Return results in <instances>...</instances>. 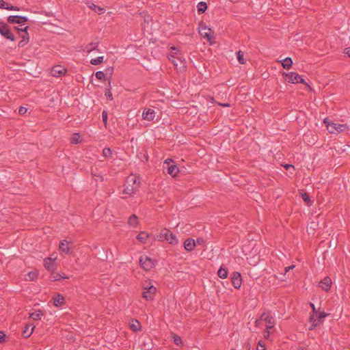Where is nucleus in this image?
<instances>
[{
	"mask_svg": "<svg viewBox=\"0 0 350 350\" xmlns=\"http://www.w3.org/2000/svg\"><path fill=\"white\" fill-rule=\"evenodd\" d=\"M157 239L159 241H167L171 245H176L178 243V239L170 230L163 228L161 232L157 234Z\"/></svg>",
	"mask_w": 350,
	"mask_h": 350,
	"instance_id": "1",
	"label": "nucleus"
},
{
	"mask_svg": "<svg viewBox=\"0 0 350 350\" xmlns=\"http://www.w3.org/2000/svg\"><path fill=\"white\" fill-rule=\"evenodd\" d=\"M135 176H128L126 180V185L122 193L131 196L135 193L139 188V183Z\"/></svg>",
	"mask_w": 350,
	"mask_h": 350,
	"instance_id": "2",
	"label": "nucleus"
},
{
	"mask_svg": "<svg viewBox=\"0 0 350 350\" xmlns=\"http://www.w3.org/2000/svg\"><path fill=\"white\" fill-rule=\"evenodd\" d=\"M0 35L11 42L16 40L10 26L3 21H0Z\"/></svg>",
	"mask_w": 350,
	"mask_h": 350,
	"instance_id": "3",
	"label": "nucleus"
},
{
	"mask_svg": "<svg viewBox=\"0 0 350 350\" xmlns=\"http://www.w3.org/2000/svg\"><path fill=\"white\" fill-rule=\"evenodd\" d=\"M199 33L204 38H206L211 44L214 41V31L208 27L205 23L200 22L199 24Z\"/></svg>",
	"mask_w": 350,
	"mask_h": 350,
	"instance_id": "4",
	"label": "nucleus"
},
{
	"mask_svg": "<svg viewBox=\"0 0 350 350\" xmlns=\"http://www.w3.org/2000/svg\"><path fill=\"white\" fill-rule=\"evenodd\" d=\"M283 77L286 81L291 83H304L309 87V85L305 81L302 77L295 72H284Z\"/></svg>",
	"mask_w": 350,
	"mask_h": 350,
	"instance_id": "5",
	"label": "nucleus"
},
{
	"mask_svg": "<svg viewBox=\"0 0 350 350\" xmlns=\"http://www.w3.org/2000/svg\"><path fill=\"white\" fill-rule=\"evenodd\" d=\"M143 294L142 297L145 298L146 300H152L154 299V295L157 292V288L152 285L150 282L148 283L147 286H143Z\"/></svg>",
	"mask_w": 350,
	"mask_h": 350,
	"instance_id": "6",
	"label": "nucleus"
},
{
	"mask_svg": "<svg viewBox=\"0 0 350 350\" xmlns=\"http://www.w3.org/2000/svg\"><path fill=\"white\" fill-rule=\"evenodd\" d=\"M139 263L146 271H150L154 266L153 260L147 256H142L139 258Z\"/></svg>",
	"mask_w": 350,
	"mask_h": 350,
	"instance_id": "7",
	"label": "nucleus"
},
{
	"mask_svg": "<svg viewBox=\"0 0 350 350\" xmlns=\"http://www.w3.org/2000/svg\"><path fill=\"white\" fill-rule=\"evenodd\" d=\"M172 159H167L165 161L164 165H167V167L163 166V168H167V172L172 177H175L178 172H179V169L176 165H170V162H172Z\"/></svg>",
	"mask_w": 350,
	"mask_h": 350,
	"instance_id": "8",
	"label": "nucleus"
},
{
	"mask_svg": "<svg viewBox=\"0 0 350 350\" xmlns=\"http://www.w3.org/2000/svg\"><path fill=\"white\" fill-rule=\"evenodd\" d=\"M67 72V69L62 65L54 66L51 70V75L55 77H60Z\"/></svg>",
	"mask_w": 350,
	"mask_h": 350,
	"instance_id": "9",
	"label": "nucleus"
},
{
	"mask_svg": "<svg viewBox=\"0 0 350 350\" xmlns=\"http://www.w3.org/2000/svg\"><path fill=\"white\" fill-rule=\"evenodd\" d=\"M261 319L267 323L266 328L271 329L273 327L275 319L270 312H263L261 315Z\"/></svg>",
	"mask_w": 350,
	"mask_h": 350,
	"instance_id": "10",
	"label": "nucleus"
},
{
	"mask_svg": "<svg viewBox=\"0 0 350 350\" xmlns=\"http://www.w3.org/2000/svg\"><path fill=\"white\" fill-rule=\"evenodd\" d=\"M7 21L10 24H22L28 21V18L24 16H10L7 18Z\"/></svg>",
	"mask_w": 350,
	"mask_h": 350,
	"instance_id": "11",
	"label": "nucleus"
},
{
	"mask_svg": "<svg viewBox=\"0 0 350 350\" xmlns=\"http://www.w3.org/2000/svg\"><path fill=\"white\" fill-rule=\"evenodd\" d=\"M231 282L235 288H239L242 284V278L239 272L234 271L231 275Z\"/></svg>",
	"mask_w": 350,
	"mask_h": 350,
	"instance_id": "12",
	"label": "nucleus"
},
{
	"mask_svg": "<svg viewBox=\"0 0 350 350\" xmlns=\"http://www.w3.org/2000/svg\"><path fill=\"white\" fill-rule=\"evenodd\" d=\"M348 129L347 124H341L337 123H333L331 124V128L329 129V133L331 134L334 133H339L340 132L345 131Z\"/></svg>",
	"mask_w": 350,
	"mask_h": 350,
	"instance_id": "13",
	"label": "nucleus"
},
{
	"mask_svg": "<svg viewBox=\"0 0 350 350\" xmlns=\"http://www.w3.org/2000/svg\"><path fill=\"white\" fill-rule=\"evenodd\" d=\"M332 284V280L329 277L326 276L320 282V286L324 290L325 292H328L330 291L331 286Z\"/></svg>",
	"mask_w": 350,
	"mask_h": 350,
	"instance_id": "14",
	"label": "nucleus"
},
{
	"mask_svg": "<svg viewBox=\"0 0 350 350\" xmlns=\"http://www.w3.org/2000/svg\"><path fill=\"white\" fill-rule=\"evenodd\" d=\"M56 258L48 257L44 260V266L49 271L54 270V261Z\"/></svg>",
	"mask_w": 350,
	"mask_h": 350,
	"instance_id": "15",
	"label": "nucleus"
},
{
	"mask_svg": "<svg viewBox=\"0 0 350 350\" xmlns=\"http://www.w3.org/2000/svg\"><path fill=\"white\" fill-rule=\"evenodd\" d=\"M142 116L146 120H153L155 117V111L152 109H145L143 112Z\"/></svg>",
	"mask_w": 350,
	"mask_h": 350,
	"instance_id": "16",
	"label": "nucleus"
},
{
	"mask_svg": "<svg viewBox=\"0 0 350 350\" xmlns=\"http://www.w3.org/2000/svg\"><path fill=\"white\" fill-rule=\"evenodd\" d=\"M35 325H33V324H26V325L25 326V329L22 333L23 338H29L32 334Z\"/></svg>",
	"mask_w": 350,
	"mask_h": 350,
	"instance_id": "17",
	"label": "nucleus"
},
{
	"mask_svg": "<svg viewBox=\"0 0 350 350\" xmlns=\"http://www.w3.org/2000/svg\"><path fill=\"white\" fill-rule=\"evenodd\" d=\"M196 246V241L193 239H187L184 242L185 249L188 251H192Z\"/></svg>",
	"mask_w": 350,
	"mask_h": 350,
	"instance_id": "18",
	"label": "nucleus"
},
{
	"mask_svg": "<svg viewBox=\"0 0 350 350\" xmlns=\"http://www.w3.org/2000/svg\"><path fill=\"white\" fill-rule=\"evenodd\" d=\"M53 305L56 307H60L65 304L64 297L60 294H57L56 297L53 298Z\"/></svg>",
	"mask_w": 350,
	"mask_h": 350,
	"instance_id": "19",
	"label": "nucleus"
},
{
	"mask_svg": "<svg viewBox=\"0 0 350 350\" xmlns=\"http://www.w3.org/2000/svg\"><path fill=\"white\" fill-rule=\"evenodd\" d=\"M59 250L60 252H64L66 254H70V248L68 247V244L66 240H63L60 242L59 245Z\"/></svg>",
	"mask_w": 350,
	"mask_h": 350,
	"instance_id": "20",
	"label": "nucleus"
},
{
	"mask_svg": "<svg viewBox=\"0 0 350 350\" xmlns=\"http://www.w3.org/2000/svg\"><path fill=\"white\" fill-rule=\"evenodd\" d=\"M128 224L131 227H136L138 224V217L136 215L133 214L130 216L128 220Z\"/></svg>",
	"mask_w": 350,
	"mask_h": 350,
	"instance_id": "21",
	"label": "nucleus"
},
{
	"mask_svg": "<svg viewBox=\"0 0 350 350\" xmlns=\"http://www.w3.org/2000/svg\"><path fill=\"white\" fill-rule=\"evenodd\" d=\"M51 275L49 276V279L51 281H58L63 278H68V277L63 276L58 273H55L53 271H51Z\"/></svg>",
	"mask_w": 350,
	"mask_h": 350,
	"instance_id": "22",
	"label": "nucleus"
},
{
	"mask_svg": "<svg viewBox=\"0 0 350 350\" xmlns=\"http://www.w3.org/2000/svg\"><path fill=\"white\" fill-rule=\"evenodd\" d=\"M198 13L202 14L206 12L208 8L207 4L204 1H200L198 3Z\"/></svg>",
	"mask_w": 350,
	"mask_h": 350,
	"instance_id": "23",
	"label": "nucleus"
},
{
	"mask_svg": "<svg viewBox=\"0 0 350 350\" xmlns=\"http://www.w3.org/2000/svg\"><path fill=\"white\" fill-rule=\"evenodd\" d=\"M149 237V234L146 232H140L139 234L137 236V239L139 240L142 243H146L148 238Z\"/></svg>",
	"mask_w": 350,
	"mask_h": 350,
	"instance_id": "24",
	"label": "nucleus"
},
{
	"mask_svg": "<svg viewBox=\"0 0 350 350\" xmlns=\"http://www.w3.org/2000/svg\"><path fill=\"white\" fill-rule=\"evenodd\" d=\"M293 64V60L291 57H286L284 59L282 60V67L288 70L292 66Z\"/></svg>",
	"mask_w": 350,
	"mask_h": 350,
	"instance_id": "25",
	"label": "nucleus"
},
{
	"mask_svg": "<svg viewBox=\"0 0 350 350\" xmlns=\"http://www.w3.org/2000/svg\"><path fill=\"white\" fill-rule=\"evenodd\" d=\"M43 315V312L41 310H36L30 314V318L34 321L40 320L41 317Z\"/></svg>",
	"mask_w": 350,
	"mask_h": 350,
	"instance_id": "26",
	"label": "nucleus"
},
{
	"mask_svg": "<svg viewBox=\"0 0 350 350\" xmlns=\"http://www.w3.org/2000/svg\"><path fill=\"white\" fill-rule=\"evenodd\" d=\"M217 275L220 278L225 279L228 276V271L221 266L217 271Z\"/></svg>",
	"mask_w": 350,
	"mask_h": 350,
	"instance_id": "27",
	"label": "nucleus"
},
{
	"mask_svg": "<svg viewBox=\"0 0 350 350\" xmlns=\"http://www.w3.org/2000/svg\"><path fill=\"white\" fill-rule=\"evenodd\" d=\"M152 348V342L150 339L148 338L147 341H144L142 345V350H151Z\"/></svg>",
	"mask_w": 350,
	"mask_h": 350,
	"instance_id": "28",
	"label": "nucleus"
},
{
	"mask_svg": "<svg viewBox=\"0 0 350 350\" xmlns=\"http://www.w3.org/2000/svg\"><path fill=\"white\" fill-rule=\"evenodd\" d=\"M29 28V26H25L24 27V31L22 33H20L18 35V36L20 38H22V40H27L29 41V33L27 31L28 29Z\"/></svg>",
	"mask_w": 350,
	"mask_h": 350,
	"instance_id": "29",
	"label": "nucleus"
},
{
	"mask_svg": "<svg viewBox=\"0 0 350 350\" xmlns=\"http://www.w3.org/2000/svg\"><path fill=\"white\" fill-rule=\"evenodd\" d=\"M90 8L97 12L98 14H100L105 12V8H101L98 5H96L94 3H92L90 6Z\"/></svg>",
	"mask_w": 350,
	"mask_h": 350,
	"instance_id": "30",
	"label": "nucleus"
},
{
	"mask_svg": "<svg viewBox=\"0 0 350 350\" xmlns=\"http://www.w3.org/2000/svg\"><path fill=\"white\" fill-rule=\"evenodd\" d=\"M112 155H113V153H112V150H111V148H105L103 150V156L105 158L110 159V158L112 157Z\"/></svg>",
	"mask_w": 350,
	"mask_h": 350,
	"instance_id": "31",
	"label": "nucleus"
},
{
	"mask_svg": "<svg viewBox=\"0 0 350 350\" xmlns=\"http://www.w3.org/2000/svg\"><path fill=\"white\" fill-rule=\"evenodd\" d=\"M131 329L133 332H137L140 330V324L139 322L137 320H135L131 325H130Z\"/></svg>",
	"mask_w": 350,
	"mask_h": 350,
	"instance_id": "32",
	"label": "nucleus"
},
{
	"mask_svg": "<svg viewBox=\"0 0 350 350\" xmlns=\"http://www.w3.org/2000/svg\"><path fill=\"white\" fill-rule=\"evenodd\" d=\"M111 81L109 80V88L106 89L105 94L108 100H112L113 98L111 92Z\"/></svg>",
	"mask_w": 350,
	"mask_h": 350,
	"instance_id": "33",
	"label": "nucleus"
},
{
	"mask_svg": "<svg viewBox=\"0 0 350 350\" xmlns=\"http://www.w3.org/2000/svg\"><path fill=\"white\" fill-rule=\"evenodd\" d=\"M71 144H77L80 142L79 133H74L70 139Z\"/></svg>",
	"mask_w": 350,
	"mask_h": 350,
	"instance_id": "34",
	"label": "nucleus"
},
{
	"mask_svg": "<svg viewBox=\"0 0 350 350\" xmlns=\"http://www.w3.org/2000/svg\"><path fill=\"white\" fill-rule=\"evenodd\" d=\"M237 59L241 64H244L245 63V60L243 57L244 53L243 51H237Z\"/></svg>",
	"mask_w": 350,
	"mask_h": 350,
	"instance_id": "35",
	"label": "nucleus"
},
{
	"mask_svg": "<svg viewBox=\"0 0 350 350\" xmlns=\"http://www.w3.org/2000/svg\"><path fill=\"white\" fill-rule=\"evenodd\" d=\"M310 322L312 323L311 327L310 329H313L318 325V322L317 319L314 317V314L310 315Z\"/></svg>",
	"mask_w": 350,
	"mask_h": 350,
	"instance_id": "36",
	"label": "nucleus"
},
{
	"mask_svg": "<svg viewBox=\"0 0 350 350\" xmlns=\"http://www.w3.org/2000/svg\"><path fill=\"white\" fill-rule=\"evenodd\" d=\"M103 62V57L100 56V57H98L96 59H91L90 64L92 65H98V64H101Z\"/></svg>",
	"mask_w": 350,
	"mask_h": 350,
	"instance_id": "37",
	"label": "nucleus"
},
{
	"mask_svg": "<svg viewBox=\"0 0 350 350\" xmlns=\"http://www.w3.org/2000/svg\"><path fill=\"white\" fill-rule=\"evenodd\" d=\"M301 195V198L303 199V200L307 204H310L311 203V200H310V198L309 196V195L305 192L304 193H300Z\"/></svg>",
	"mask_w": 350,
	"mask_h": 350,
	"instance_id": "38",
	"label": "nucleus"
},
{
	"mask_svg": "<svg viewBox=\"0 0 350 350\" xmlns=\"http://www.w3.org/2000/svg\"><path fill=\"white\" fill-rule=\"evenodd\" d=\"M98 42H91L87 46V51L91 52L93 50H96L98 46Z\"/></svg>",
	"mask_w": 350,
	"mask_h": 350,
	"instance_id": "39",
	"label": "nucleus"
},
{
	"mask_svg": "<svg viewBox=\"0 0 350 350\" xmlns=\"http://www.w3.org/2000/svg\"><path fill=\"white\" fill-rule=\"evenodd\" d=\"M173 338H174V342L177 345V346H180L183 344V340L181 339V338L176 335V334H174L173 336Z\"/></svg>",
	"mask_w": 350,
	"mask_h": 350,
	"instance_id": "40",
	"label": "nucleus"
},
{
	"mask_svg": "<svg viewBox=\"0 0 350 350\" xmlns=\"http://www.w3.org/2000/svg\"><path fill=\"white\" fill-rule=\"evenodd\" d=\"M95 75L98 80H106L105 75L103 71H97Z\"/></svg>",
	"mask_w": 350,
	"mask_h": 350,
	"instance_id": "41",
	"label": "nucleus"
},
{
	"mask_svg": "<svg viewBox=\"0 0 350 350\" xmlns=\"http://www.w3.org/2000/svg\"><path fill=\"white\" fill-rule=\"evenodd\" d=\"M107 118H108L107 112L105 110H104L102 112V119H103V121L105 126H107Z\"/></svg>",
	"mask_w": 350,
	"mask_h": 350,
	"instance_id": "42",
	"label": "nucleus"
},
{
	"mask_svg": "<svg viewBox=\"0 0 350 350\" xmlns=\"http://www.w3.org/2000/svg\"><path fill=\"white\" fill-rule=\"evenodd\" d=\"M323 123L325 124V126H327V129L329 131V129L331 128V124H332L334 122H332L329 119L326 118L323 120Z\"/></svg>",
	"mask_w": 350,
	"mask_h": 350,
	"instance_id": "43",
	"label": "nucleus"
},
{
	"mask_svg": "<svg viewBox=\"0 0 350 350\" xmlns=\"http://www.w3.org/2000/svg\"><path fill=\"white\" fill-rule=\"evenodd\" d=\"M257 350H266L265 349V345L264 342L262 340L258 341V346H257Z\"/></svg>",
	"mask_w": 350,
	"mask_h": 350,
	"instance_id": "44",
	"label": "nucleus"
},
{
	"mask_svg": "<svg viewBox=\"0 0 350 350\" xmlns=\"http://www.w3.org/2000/svg\"><path fill=\"white\" fill-rule=\"evenodd\" d=\"M328 315V314L325 313V312H321L319 314L318 316V322L321 323V320L326 317Z\"/></svg>",
	"mask_w": 350,
	"mask_h": 350,
	"instance_id": "45",
	"label": "nucleus"
},
{
	"mask_svg": "<svg viewBox=\"0 0 350 350\" xmlns=\"http://www.w3.org/2000/svg\"><path fill=\"white\" fill-rule=\"evenodd\" d=\"M28 275L29 278H30V280H34L37 278L38 274L35 271H31L29 273Z\"/></svg>",
	"mask_w": 350,
	"mask_h": 350,
	"instance_id": "46",
	"label": "nucleus"
},
{
	"mask_svg": "<svg viewBox=\"0 0 350 350\" xmlns=\"http://www.w3.org/2000/svg\"><path fill=\"white\" fill-rule=\"evenodd\" d=\"M92 175L94 178L95 180H96V181L98 180H100L101 182L104 180V178L102 175H97L96 174H94L93 172H92Z\"/></svg>",
	"mask_w": 350,
	"mask_h": 350,
	"instance_id": "47",
	"label": "nucleus"
},
{
	"mask_svg": "<svg viewBox=\"0 0 350 350\" xmlns=\"http://www.w3.org/2000/svg\"><path fill=\"white\" fill-rule=\"evenodd\" d=\"M6 10H20V8L17 6H15V5H10V4H8V6L6 7Z\"/></svg>",
	"mask_w": 350,
	"mask_h": 350,
	"instance_id": "48",
	"label": "nucleus"
},
{
	"mask_svg": "<svg viewBox=\"0 0 350 350\" xmlns=\"http://www.w3.org/2000/svg\"><path fill=\"white\" fill-rule=\"evenodd\" d=\"M27 109L26 107L21 106L18 109V113L20 115H24L27 113Z\"/></svg>",
	"mask_w": 350,
	"mask_h": 350,
	"instance_id": "49",
	"label": "nucleus"
},
{
	"mask_svg": "<svg viewBox=\"0 0 350 350\" xmlns=\"http://www.w3.org/2000/svg\"><path fill=\"white\" fill-rule=\"evenodd\" d=\"M5 334L3 332H0V342L3 343L5 341Z\"/></svg>",
	"mask_w": 350,
	"mask_h": 350,
	"instance_id": "50",
	"label": "nucleus"
},
{
	"mask_svg": "<svg viewBox=\"0 0 350 350\" xmlns=\"http://www.w3.org/2000/svg\"><path fill=\"white\" fill-rule=\"evenodd\" d=\"M196 242L198 245H202L205 243V240L202 237H198L196 240Z\"/></svg>",
	"mask_w": 350,
	"mask_h": 350,
	"instance_id": "51",
	"label": "nucleus"
},
{
	"mask_svg": "<svg viewBox=\"0 0 350 350\" xmlns=\"http://www.w3.org/2000/svg\"><path fill=\"white\" fill-rule=\"evenodd\" d=\"M8 4V3L4 1L3 0H0V8L6 10Z\"/></svg>",
	"mask_w": 350,
	"mask_h": 350,
	"instance_id": "52",
	"label": "nucleus"
},
{
	"mask_svg": "<svg viewBox=\"0 0 350 350\" xmlns=\"http://www.w3.org/2000/svg\"><path fill=\"white\" fill-rule=\"evenodd\" d=\"M29 41L27 40H21L18 44V46L21 48V47H23Z\"/></svg>",
	"mask_w": 350,
	"mask_h": 350,
	"instance_id": "53",
	"label": "nucleus"
},
{
	"mask_svg": "<svg viewBox=\"0 0 350 350\" xmlns=\"http://www.w3.org/2000/svg\"><path fill=\"white\" fill-rule=\"evenodd\" d=\"M14 30L16 31L18 33V34L19 35L20 33H22L24 31V27L20 28V27L16 26L14 27Z\"/></svg>",
	"mask_w": 350,
	"mask_h": 350,
	"instance_id": "54",
	"label": "nucleus"
},
{
	"mask_svg": "<svg viewBox=\"0 0 350 350\" xmlns=\"http://www.w3.org/2000/svg\"><path fill=\"white\" fill-rule=\"evenodd\" d=\"M168 58H169V59H170V61H172V63L174 64V66H177L178 63H177V62H176V61L175 60V57H174V55H170Z\"/></svg>",
	"mask_w": 350,
	"mask_h": 350,
	"instance_id": "55",
	"label": "nucleus"
},
{
	"mask_svg": "<svg viewBox=\"0 0 350 350\" xmlns=\"http://www.w3.org/2000/svg\"><path fill=\"white\" fill-rule=\"evenodd\" d=\"M105 72H106V75L109 74L110 75H112V73H113V67L107 68L105 70Z\"/></svg>",
	"mask_w": 350,
	"mask_h": 350,
	"instance_id": "56",
	"label": "nucleus"
},
{
	"mask_svg": "<svg viewBox=\"0 0 350 350\" xmlns=\"http://www.w3.org/2000/svg\"><path fill=\"white\" fill-rule=\"evenodd\" d=\"M262 321V319H261V317H260V319H256L255 321V326L257 327H260Z\"/></svg>",
	"mask_w": 350,
	"mask_h": 350,
	"instance_id": "57",
	"label": "nucleus"
},
{
	"mask_svg": "<svg viewBox=\"0 0 350 350\" xmlns=\"http://www.w3.org/2000/svg\"><path fill=\"white\" fill-rule=\"evenodd\" d=\"M270 329H267L266 328V330L264 332V337L267 339H268L269 336V334H270V331H269Z\"/></svg>",
	"mask_w": 350,
	"mask_h": 350,
	"instance_id": "58",
	"label": "nucleus"
},
{
	"mask_svg": "<svg viewBox=\"0 0 350 350\" xmlns=\"http://www.w3.org/2000/svg\"><path fill=\"white\" fill-rule=\"evenodd\" d=\"M344 53L350 57V47H347L344 49Z\"/></svg>",
	"mask_w": 350,
	"mask_h": 350,
	"instance_id": "59",
	"label": "nucleus"
},
{
	"mask_svg": "<svg viewBox=\"0 0 350 350\" xmlns=\"http://www.w3.org/2000/svg\"><path fill=\"white\" fill-rule=\"evenodd\" d=\"M217 105L221 107H229L230 105L229 103H217Z\"/></svg>",
	"mask_w": 350,
	"mask_h": 350,
	"instance_id": "60",
	"label": "nucleus"
},
{
	"mask_svg": "<svg viewBox=\"0 0 350 350\" xmlns=\"http://www.w3.org/2000/svg\"><path fill=\"white\" fill-rule=\"evenodd\" d=\"M284 167L286 170H288L290 167H293V165H292L291 164H286L284 165Z\"/></svg>",
	"mask_w": 350,
	"mask_h": 350,
	"instance_id": "61",
	"label": "nucleus"
},
{
	"mask_svg": "<svg viewBox=\"0 0 350 350\" xmlns=\"http://www.w3.org/2000/svg\"><path fill=\"white\" fill-rule=\"evenodd\" d=\"M310 306H311V308H312V312H313L314 313H316V308H315L314 305L313 304H310Z\"/></svg>",
	"mask_w": 350,
	"mask_h": 350,
	"instance_id": "62",
	"label": "nucleus"
},
{
	"mask_svg": "<svg viewBox=\"0 0 350 350\" xmlns=\"http://www.w3.org/2000/svg\"><path fill=\"white\" fill-rule=\"evenodd\" d=\"M294 267V266H291V267H286L285 268V271L287 272L288 271L291 269H293Z\"/></svg>",
	"mask_w": 350,
	"mask_h": 350,
	"instance_id": "63",
	"label": "nucleus"
},
{
	"mask_svg": "<svg viewBox=\"0 0 350 350\" xmlns=\"http://www.w3.org/2000/svg\"><path fill=\"white\" fill-rule=\"evenodd\" d=\"M296 350H305L302 347H299Z\"/></svg>",
	"mask_w": 350,
	"mask_h": 350,
	"instance_id": "64",
	"label": "nucleus"
}]
</instances>
